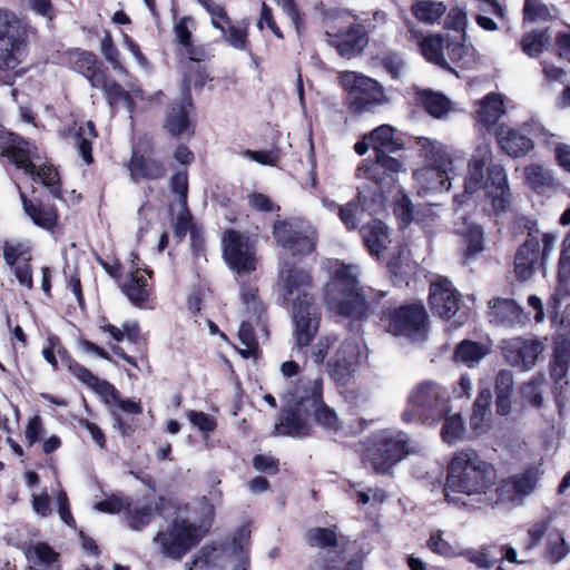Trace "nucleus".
I'll use <instances>...</instances> for the list:
<instances>
[{
	"instance_id": "f257e3e1",
	"label": "nucleus",
	"mask_w": 570,
	"mask_h": 570,
	"mask_svg": "<svg viewBox=\"0 0 570 570\" xmlns=\"http://www.w3.org/2000/svg\"><path fill=\"white\" fill-rule=\"evenodd\" d=\"M324 302L330 311L343 317L361 321L370 314V303L360 287L354 266L340 261L325 286Z\"/></svg>"
},
{
	"instance_id": "f03ea898",
	"label": "nucleus",
	"mask_w": 570,
	"mask_h": 570,
	"mask_svg": "<svg viewBox=\"0 0 570 570\" xmlns=\"http://www.w3.org/2000/svg\"><path fill=\"white\" fill-rule=\"evenodd\" d=\"M495 466L474 450L458 451L452 456L446 474V489L466 495L484 494L497 483Z\"/></svg>"
},
{
	"instance_id": "7ed1b4c3",
	"label": "nucleus",
	"mask_w": 570,
	"mask_h": 570,
	"mask_svg": "<svg viewBox=\"0 0 570 570\" xmlns=\"http://www.w3.org/2000/svg\"><path fill=\"white\" fill-rule=\"evenodd\" d=\"M517 224L528 232V237L514 253L513 272L515 278L520 282H527L537 272L546 275L547 264L553 252L557 236L553 233H540L537 220L528 217H521Z\"/></svg>"
},
{
	"instance_id": "20e7f679",
	"label": "nucleus",
	"mask_w": 570,
	"mask_h": 570,
	"mask_svg": "<svg viewBox=\"0 0 570 570\" xmlns=\"http://www.w3.org/2000/svg\"><path fill=\"white\" fill-rule=\"evenodd\" d=\"M307 401L306 376H299L287 387L273 434L298 439L311 436Z\"/></svg>"
},
{
	"instance_id": "39448f33",
	"label": "nucleus",
	"mask_w": 570,
	"mask_h": 570,
	"mask_svg": "<svg viewBox=\"0 0 570 570\" xmlns=\"http://www.w3.org/2000/svg\"><path fill=\"white\" fill-rule=\"evenodd\" d=\"M380 322L384 330L395 337H405L411 342H423L428 338L429 314L420 301L399 306L383 305Z\"/></svg>"
},
{
	"instance_id": "423d86ee",
	"label": "nucleus",
	"mask_w": 570,
	"mask_h": 570,
	"mask_svg": "<svg viewBox=\"0 0 570 570\" xmlns=\"http://www.w3.org/2000/svg\"><path fill=\"white\" fill-rule=\"evenodd\" d=\"M450 410L446 390L435 382L424 381L409 394L402 420L405 423L419 421L431 425L441 421Z\"/></svg>"
},
{
	"instance_id": "0eeeda50",
	"label": "nucleus",
	"mask_w": 570,
	"mask_h": 570,
	"mask_svg": "<svg viewBox=\"0 0 570 570\" xmlns=\"http://www.w3.org/2000/svg\"><path fill=\"white\" fill-rule=\"evenodd\" d=\"M407 433L381 431L366 442L362 462L372 468L375 474L385 475L410 454Z\"/></svg>"
},
{
	"instance_id": "6e6552de",
	"label": "nucleus",
	"mask_w": 570,
	"mask_h": 570,
	"mask_svg": "<svg viewBox=\"0 0 570 570\" xmlns=\"http://www.w3.org/2000/svg\"><path fill=\"white\" fill-rule=\"evenodd\" d=\"M206 535V530L187 518H174L153 538L158 553L173 561H181Z\"/></svg>"
},
{
	"instance_id": "1a4fd4ad",
	"label": "nucleus",
	"mask_w": 570,
	"mask_h": 570,
	"mask_svg": "<svg viewBox=\"0 0 570 570\" xmlns=\"http://www.w3.org/2000/svg\"><path fill=\"white\" fill-rule=\"evenodd\" d=\"M275 244L292 257H306L316 250L318 233L306 219L287 217L276 219L272 226Z\"/></svg>"
},
{
	"instance_id": "9d476101",
	"label": "nucleus",
	"mask_w": 570,
	"mask_h": 570,
	"mask_svg": "<svg viewBox=\"0 0 570 570\" xmlns=\"http://www.w3.org/2000/svg\"><path fill=\"white\" fill-rule=\"evenodd\" d=\"M0 155L8 157L18 168L37 178L59 176L58 168L38 154L37 147L21 137L0 129Z\"/></svg>"
},
{
	"instance_id": "9b49d317",
	"label": "nucleus",
	"mask_w": 570,
	"mask_h": 570,
	"mask_svg": "<svg viewBox=\"0 0 570 570\" xmlns=\"http://www.w3.org/2000/svg\"><path fill=\"white\" fill-rule=\"evenodd\" d=\"M222 253L226 265L238 275L256 271L258 259L256 242L245 233L227 228L222 234Z\"/></svg>"
},
{
	"instance_id": "f8f14e48",
	"label": "nucleus",
	"mask_w": 570,
	"mask_h": 570,
	"mask_svg": "<svg viewBox=\"0 0 570 570\" xmlns=\"http://www.w3.org/2000/svg\"><path fill=\"white\" fill-rule=\"evenodd\" d=\"M278 278L283 303L286 306L316 304L312 293L314 279L311 269L286 262L279 269Z\"/></svg>"
},
{
	"instance_id": "ddd939ff",
	"label": "nucleus",
	"mask_w": 570,
	"mask_h": 570,
	"mask_svg": "<svg viewBox=\"0 0 570 570\" xmlns=\"http://www.w3.org/2000/svg\"><path fill=\"white\" fill-rule=\"evenodd\" d=\"M340 83L347 91V100L354 112H363L385 102L383 87L374 79L355 71L340 75Z\"/></svg>"
},
{
	"instance_id": "4468645a",
	"label": "nucleus",
	"mask_w": 570,
	"mask_h": 570,
	"mask_svg": "<svg viewBox=\"0 0 570 570\" xmlns=\"http://www.w3.org/2000/svg\"><path fill=\"white\" fill-rule=\"evenodd\" d=\"M24 41L18 21L0 9V69L13 70L22 60Z\"/></svg>"
},
{
	"instance_id": "2eb2a0df",
	"label": "nucleus",
	"mask_w": 570,
	"mask_h": 570,
	"mask_svg": "<svg viewBox=\"0 0 570 570\" xmlns=\"http://www.w3.org/2000/svg\"><path fill=\"white\" fill-rule=\"evenodd\" d=\"M307 406L309 417L326 432L338 434L344 430L343 422L333 407L327 405L323 397V380L306 376Z\"/></svg>"
},
{
	"instance_id": "dca6fc26",
	"label": "nucleus",
	"mask_w": 570,
	"mask_h": 570,
	"mask_svg": "<svg viewBox=\"0 0 570 570\" xmlns=\"http://www.w3.org/2000/svg\"><path fill=\"white\" fill-rule=\"evenodd\" d=\"M370 41L367 29L364 24L353 22L338 30L328 28L325 31V42L346 59L360 56Z\"/></svg>"
},
{
	"instance_id": "f3484780",
	"label": "nucleus",
	"mask_w": 570,
	"mask_h": 570,
	"mask_svg": "<svg viewBox=\"0 0 570 570\" xmlns=\"http://www.w3.org/2000/svg\"><path fill=\"white\" fill-rule=\"evenodd\" d=\"M461 299V293L446 276H439L430 284L429 305L433 315L451 320L459 311Z\"/></svg>"
},
{
	"instance_id": "a211bd4d",
	"label": "nucleus",
	"mask_w": 570,
	"mask_h": 570,
	"mask_svg": "<svg viewBox=\"0 0 570 570\" xmlns=\"http://www.w3.org/2000/svg\"><path fill=\"white\" fill-rule=\"evenodd\" d=\"M360 347L353 340H344L327 362V372L337 386H345L360 363Z\"/></svg>"
},
{
	"instance_id": "6ab92c4d",
	"label": "nucleus",
	"mask_w": 570,
	"mask_h": 570,
	"mask_svg": "<svg viewBox=\"0 0 570 570\" xmlns=\"http://www.w3.org/2000/svg\"><path fill=\"white\" fill-rule=\"evenodd\" d=\"M416 144L420 156L440 178H452L456 175V164L444 145L426 137H417Z\"/></svg>"
},
{
	"instance_id": "aec40b11",
	"label": "nucleus",
	"mask_w": 570,
	"mask_h": 570,
	"mask_svg": "<svg viewBox=\"0 0 570 570\" xmlns=\"http://www.w3.org/2000/svg\"><path fill=\"white\" fill-rule=\"evenodd\" d=\"M294 335L299 348L307 347L313 342L320 327L321 311L316 304L292 307Z\"/></svg>"
},
{
	"instance_id": "412c9836",
	"label": "nucleus",
	"mask_w": 570,
	"mask_h": 570,
	"mask_svg": "<svg viewBox=\"0 0 570 570\" xmlns=\"http://www.w3.org/2000/svg\"><path fill=\"white\" fill-rule=\"evenodd\" d=\"M3 259L13 269L14 276L21 286L33 288L30 247L23 243H9L3 245Z\"/></svg>"
},
{
	"instance_id": "4be33fe9",
	"label": "nucleus",
	"mask_w": 570,
	"mask_h": 570,
	"mask_svg": "<svg viewBox=\"0 0 570 570\" xmlns=\"http://www.w3.org/2000/svg\"><path fill=\"white\" fill-rule=\"evenodd\" d=\"M372 148L375 156L385 153H395L402 148V144L395 138V128L390 125H381L365 135L361 141L354 145V150L362 156Z\"/></svg>"
},
{
	"instance_id": "5701e85b",
	"label": "nucleus",
	"mask_w": 570,
	"mask_h": 570,
	"mask_svg": "<svg viewBox=\"0 0 570 570\" xmlns=\"http://www.w3.org/2000/svg\"><path fill=\"white\" fill-rule=\"evenodd\" d=\"M470 178H504V168L493 161L489 144L481 142L475 148L468 164Z\"/></svg>"
},
{
	"instance_id": "b1692460",
	"label": "nucleus",
	"mask_w": 570,
	"mask_h": 570,
	"mask_svg": "<svg viewBox=\"0 0 570 570\" xmlns=\"http://www.w3.org/2000/svg\"><path fill=\"white\" fill-rule=\"evenodd\" d=\"M20 195L23 210L36 226L50 232L58 226L59 213L56 206L45 205L39 199H30L23 193Z\"/></svg>"
},
{
	"instance_id": "393cba45",
	"label": "nucleus",
	"mask_w": 570,
	"mask_h": 570,
	"mask_svg": "<svg viewBox=\"0 0 570 570\" xmlns=\"http://www.w3.org/2000/svg\"><path fill=\"white\" fill-rule=\"evenodd\" d=\"M20 549L28 563L36 570H52L55 566L59 567L60 553L46 541L24 543Z\"/></svg>"
},
{
	"instance_id": "a878e982",
	"label": "nucleus",
	"mask_w": 570,
	"mask_h": 570,
	"mask_svg": "<svg viewBox=\"0 0 570 570\" xmlns=\"http://www.w3.org/2000/svg\"><path fill=\"white\" fill-rule=\"evenodd\" d=\"M120 289L128 301L138 308H145L153 294V286L139 268H135L128 274L127 281L120 284Z\"/></svg>"
},
{
	"instance_id": "bb28decb",
	"label": "nucleus",
	"mask_w": 570,
	"mask_h": 570,
	"mask_svg": "<svg viewBox=\"0 0 570 570\" xmlns=\"http://www.w3.org/2000/svg\"><path fill=\"white\" fill-rule=\"evenodd\" d=\"M542 351L543 344L541 342L520 340L509 348L508 357L512 365L519 367L521 371H528L535 365L538 356Z\"/></svg>"
},
{
	"instance_id": "cd10ccee",
	"label": "nucleus",
	"mask_w": 570,
	"mask_h": 570,
	"mask_svg": "<svg viewBox=\"0 0 570 570\" xmlns=\"http://www.w3.org/2000/svg\"><path fill=\"white\" fill-rule=\"evenodd\" d=\"M509 180H464L465 190L470 187H483L491 198L495 213L504 212L510 205Z\"/></svg>"
},
{
	"instance_id": "c85d7f7f",
	"label": "nucleus",
	"mask_w": 570,
	"mask_h": 570,
	"mask_svg": "<svg viewBox=\"0 0 570 570\" xmlns=\"http://www.w3.org/2000/svg\"><path fill=\"white\" fill-rule=\"evenodd\" d=\"M495 134L501 149L512 157L523 156L533 146L529 137L505 125H500Z\"/></svg>"
},
{
	"instance_id": "c756f323",
	"label": "nucleus",
	"mask_w": 570,
	"mask_h": 570,
	"mask_svg": "<svg viewBox=\"0 0 570 570\" xmlns=\"http://www.w3.org/2000/svg\"><path fill=\"white\" fill-rule=\"evenodd\" d=\"M92 88L101 89L111 108L124 102L128 111H132L134 101L129 92L114 79L108 78L106 69L94 78L90 83Z\"/></svg>"
},
{
	"instance_id": "7c9ffc66",
	"label": "nucleus",
	"mask_w": 570,
	"mask_h": 570,
	"mask_svg": "<svg viewBox=\"0 0 570 570\" xmlns=\"http://www.w3.org/2000/svg\"><path fill=\"white\" fill-rule=\"evenodd\" d=\"M557 289L549 298L548 305L552 312L558 313L561 305V298L570 296V250H560L557 272Z\"/></svg>"
},
{
	"instance_id": "2f4dec72",
	"label": "nucleus",
	"mask_w": 570,
	"mask_h": 570,
	"mask_svg": "<svg viewBox=\"0 0 570 570\" xmlns=\"http://www.w3.org/2000/svg\"><path fill=\"white\" fill-rule=\"evenodd\" d=\"M68 66L81 73L91 83L94 78L101 73L105 69L97 65V57L89 51L81 49H71L67 53Z\"/></svg>"
},
{
	"instance_id": "473e14b6",
	"label": "nucleus",
	"mask_w": 570,
	"mask_h": 570,
	"mask_svg": "<svg viewBox=\"0 0 570 570\" xmlns=\"http://www.w3.org/2000/svg\"><path fill=\"white\" fill-rule=\"evenodd\" d=\"M504 104L500 94H488L481 101H479V109L476 110V119L484 127L490 128L504 115Z\"/></svg>"
},
{
	"instance_id": "72a5a7b5",
	"label": "nucleus",
	"mask_w": 570,
	"mask_h": 570,
	"mask_svg": "<svg viewBox=\"0 0 570 570\" xmlns=\"http://www.w3.org/2000/svg\"><path fill=\"white\" fill-rule=\"evenodd\" d=\"M189 107H191V99L188 94L184 96L178 105L171 107L165 124L166 129L171 135L179 136L190 132V122L188 119Z\"/></svg>"
},
{
	"instance_id": "f704fd0d",
	"label": "nucleus",
	"mask_w": 570,
	"mask_h": 570,
	"mask_svg": "<svg viewBox=\"0 0 570 570\" xmlns=\"http://www.w3.org/2000/svg\"><path fill=\"white\" fill-rule=\"evenodd\" d=\"M489 353V348L483 343L469 338L462 340L456 344L453 352V360L473 367Z\"/></svg>"
},
{
	"instance_id": "c9c22d12",
	"label": "nucleus",
	"mask_w": 570,
	"mask_h": 570,
	"mask_svg": "<svg viewBox=\"0 0 570 570\" xmlns=\"http://www.w3.org/2000/svg\"><path fill=\"white\" fill-rule=\"evenodd\" d=\"M446 42L448 41L439 35L429 36L421 41L420 48L423 57L428 61L435 63L443 69L451 70L449 62L444 57Z\"/></svg>"
},
{
	"instance_id": "e433bc0d",
	"label": "nucleus",
	"mask_w": 570,
	"mask_h": 570,
	"mask_svg": "<svg viewBox=\"0 0 570 570\" xmlns=\"http://www.w3.org/2000/svg\"><path fill=\"white\" fill-rule=\"evenodd\" d=\"M393 214L396 217L399 228L402 230L406 229L414 220L421 222V218L415 216L412 200L403 190H400L394 197ZM416 215H420V210H416Z\"/></svg>"
},
{
	"instance_id": "4c0bfd02",
	"label": "nucleus",
	"mask_w": 570,
	"mask_h": 570,
	"mask_svg": "<svg viewBox=\"0 0 570 570\" xmlns=\"http://www.w3.org/2000/svg\"><path fill=\"white\" fill-rule=\"evenodd\" d=\"M305 541L311 548L330 549L338 546L336 527H314L306 531Z\"/></svg>"
},
{
	"instance_id": "58836bf2",
	"label": "nucleus",
	"mask_w": 570,
	"mask_h": 570,
	"mask_svg": "<svg viewBox=\"0 0 570 570\" xmlns=\"http://www.w3.org/2000/svg\"><path fill=\"white\" fill-rule=\"evenodd\" d=\"M242 299L246 305L247 312L255 317V324L265 328L267 322V309L259 298L258 288L252 286L243 287Z\"/></svg>"
},
{
	"instance_id": "ea45409f",
	"label": "nucleus",
	"mask_w": 570,
	"mask_h": 570,
	"mask_svg": "<svg viewBox=\"0 0 570 570\" xmlns=\"http://www.w3.org/2000/svg\"><path fill=\"white\" fill-rule=\"evenodd\" d=\"M443 2L433 0H420L412 6L414 17L424 23H435L445 13Z\"/></svg>"
},
{
	"instance_id": "a19ab883",
	"label": "nucleus",
	"mask_w": 570,
	"mask_h": 570,
	"mask_svg": "<svg viewBox=\"0 0 570 570\" xmlns=\"http://www.w3.org/2000/svg\"><path fill=\"white\" fill-rule=\"evenodd\" d=\"M463 243L465 245L464 259L471 261L478 254L484 250V232L480 225L472 224L463 233Z\"/></svg>"
},
{
	"instance_id": "79ce46f5",
	"label": "nucleus",
	"mask_w": 570,
	"mask_h": 570,
	"mask_svg": "<svg viewBox=\"0 0 570 570\" xmlns=\"http://www.w3.org/2000/svg\"><path fill=\"white\" fill-rule=\"evenodd\" d=\"M97 137L95 124L91 120L86 121L76 132L77 149L85 164L92 163L91 142Z\"/></svg>"
},
{
	"instance_id": "37998d69",
	"label": "nucleus",
	"mask_w": 570,
	"mask_h": 570,
	"mask_svg": "<svg viewBox=\"0 0 570 570\" xmlns=\"http://www.w3.org/2000/svg\"><path fill=\"white\" fill-rule=\"evenodd\" d=\"M107 393L106 402L118 407L120 411L131 415H139L142 413V403L140 400L122 399L119 391L112 384H106Z\"/></svg>"
},
{
	"instance_id": "c03bdc74",
	"label": "nucleus",
	"mask_w": 570,
	"mask_h": 570,
	"mask_svg": "<svg viewBox=\"0 0 570 570\" xmlns=\"http://www.w3.org/2000/svg\"><path fill=\"white\" fill-rule=\"evenodd\" d=\"M69 372L76 376L80 382L86 384L88 387L92 389L99 395L105 396L107 391L106 384H111L106 380H101L96 376L90 370L83 366L80 363L73 364V366L69 370Z\"/></svg>"
},
{
	"instance_id": "a18cd8bd",
	"label": "nucleus",
	"mask_w": 570,
	"mask_h": 570,
	"mask_svg": "<svg viewBox=\"0 0 570 570\" xmlns=\"http://www.w3.org/2000/svg\"><path fill=\"white\" fill-rule=\"evenodd\" d=\"M69 372L76 376L80 382L86 384L88 387L92 389L99 395L105 396L107 391L106 384H111L106 380H101L96 376L90 370L83 366L80 363L73 364V366L69 370Z\"/></svg>"
},
{
	"instance_id": "49530a36",
	"label": "nucleus",
	"mask_w": 570,
	"mask_h": 570,
	"mask_svg": "<svg viewBox=\"0 0 570 570\" xmlns=\"http://www.w3.org/2000/svg\"><path fill=\"white\" fill-rule=\"evenodd\" d=\"M69 372L76 376L80 382L86 384L88 387L92 389L99 395L105 396L107 391L106 384H111L106 380H101L96 376L90 370L83 366L80 363L73 364V366L69 370Z\"/></svg>"
},
{
	"instance_id": "de8ad7c7",
	"label": "nucleus",
	"mask_w": 570,
	"mask_h": 570,
	"mask_svg": "<svg viewBox=\"0 0 570 570\" xmlns=\"http://www.w3.org/2000/svg\"><path fill=\"white\" fill-rule=\"evenodd\" d=\"M442 420L444 422L441 429V438L445 443L454 444L463 438L465 429L460 414H446Z\"/></svg>"
},
{
	"instance_id": "09e8293b",
	"label": "nucleus",
	"mask_w": 570,
	"mask_h": 570,
	"mask_svg": "<svg viewBox=\"0 0 570 570\" xmlns=\"http://www.w3.org/2000/svg\"><path fill=\"white\" fill-rule=\"evenodd\" d=\"M126 517L130 529L141 531L151 523L154 519V508L150 504L134 508L128 507L126 509Z\"/></svg>"
},
{
	"instance_id": "8fccbe9b",
	"label": "nucleus",
	"mask_w": 570,
	"mask_h": 570,
	"mask_svg": "<svg viewBox=\"0 0 570 570\" xmlns=\"http://www.w3.org/2000/svg\"><path fill=\"white\" fill-rule=\"evenodd\" d=\"M364 243L371 254L379 255L385 248V238L387 236V228L383 223H379L370 227L363 234Z\"/></svg>"
},
{
	"instance_id": "3c124183",
	"label": "nucleus",
	"mask_w": 570,
	"mask_h": 570,
	"mask_svg": "<svg viewBox=\"0 0 570 570\" xmlns=\"http://www.w3.org/2000/svg\"><path fill=\"white\" fill-rule=\"evenodd\" d=\"M100 51L115 71L120 73L127 72L126 67L120 61V53L114 45V40L109 31H105L104 33V38L100 42Z\"/></svg>"
},
{
	"instance_id": "603ef678",
	"label": "nucleus",
	"mask_w": 570,
	"mask_h": 570,
	"mask_svg": "<svg viewBox=\"0 0 570 570\" xmlns=\"http://www.w3.org/2000/svg\"><path fill=\"white\" fill-rule=\"evenodd\" d=\"M425 110L435 118H442L451 109L450 100L436 92H426L423 97Z\"/></svg>"
},
{
	"instance_id": "864d4df0",
	"label": "nucleus",
	"mask_w": 570,
	"mask_h": 570,
	"mask_svg": "<svg viewBox=\"0 0 570 570\" xmlns=\"http://www.w3.org/2000/svg\"><path fill=\"white\" fill-rule=\"evenodd\" d=\"M570 352L567 348H557L550 362V377L559 383L568 373Z\"/></svg>"
},
{
	"instance_id": "5fc2aeb1",
	"label": "nucleus",
	"mask_w": 570,
	"mask_h": 570,
	"mask_svg": "<svg viewBox=\"0 0 570 570\" xmlns=\"http://www.w3.org/2000/svg\"><path fill=\"white\" fill-rule=\"evenodd\" d=\"M239 342L246 346L239 353L243 357L249 358L253 353L258 348L254 324L250 321H243L238 330Z\"/></svg>"
},
{
	"instance_id": "6e6d98bb",
	"label": "nucleus",
	"mask_w": 570,
	"mask_h": 570,
	"mask_svg": "<svg viewBox=\"0 0 570 570\" xmlns=\"http://www.w3.org/2000/svg\"><path fill=\"white\" fill-rule=\"evenodd\" d=\"M514 483V490L521 495V498L532 493L538 484L537 472L529 469L520 474L510 476Z\"/></svg>"
},
{
	"instance_id": "4d7b16f0",
	"label": "nucleus",
	"mask_w": 570,
	"mask_h": 570,
	"mask_svg": "<svg viewBox=\"0 0 570 570\" xmlns=\"http://www.w3.org/2000/svg\"><path fill=\"white\" fill-rule=\"evenodd\" d=\"M550 37L546 32H532L522 38V50L530 57L538 56L549 43Z\"/></svg>"
},
{
	"instance_id": "13d9d810",
	"label": "nucleus",
	"mask_w": 570,
	"mask_h": 570,
	"mask_svg": "<svg viewBox=\"0 0 570 570\" xmlns=\"http://www.w3.org/2000/svg\"><path fill=\"white\" fill-rule=\"evenodd\" d=\"M197 227L198 226L194 222L189 207H180V212L174 223V236L180 242L186 237L187 232L190 234L191 230Z\"/></svg>"
},
{
	"instance_id": "bf43d9fd",
	"label": "nucleus",
	"mask_w": 570,
	"mask_h": 570,
	"mask_svg": "<svg viewBox=\"0 0 570 570\" xmlns=\"http://www.w3.org/2000/svg\"><path fill=\"white\" fill-rule=\"evenodd\" d=\"M376 165L385 175H405L407 166L402 158L392 157L389 153L376 156Z\"/></svg>"
},
{
	"instance_id": "052dcab7",
	"label": "nucleus",
	"mask_w": 570,
	"mask_h": 570,
	"mask_svg": "<svg viewBox=\"0 0 570 570\" xmlns=\"http://www.w3.org/2000/svg\"><path fill=\"white\" fill-rule=\"evenodd\" d=\"M426 547L435 554L442 556L444 558H453L459 556L455 552V549L452 544H450L444 538L442 531L432 532Z\"/></svg>"
},
{
	"instance_id": "680f3d73",
	"label": "nucleus",
	"mask_w": 570,
	"mask_h": 570,
	"mask_svg": "<svg viewBox=\"0 0 570 570\" xmlns=\"http://www.w3.org/2000/svg\"><path fill=\"white\" fill-rule=\"evenodd\" d=\"M186 415L189 422L203 433L208 434L217 429L216 419L205 412L189 410Z\"/></svg>"
},
{
	"instance_id": "e2e57ef3",
	"label": "nucleus",
	"mask_w": 570,
	"mask_h": 570,
	"mask_svg": "<svg viewBox=\"0 0 570 570\" xmlns=\"http://www.w3.org/2000/svg\"><path fill=\"white\" fill-rule=\"evenodd\" d=\"M446 53L454 63L470 67L473 62V52L466 46L459 42H446Z\"/></svg>"
},
{
	"instance_id": "0e129e2a",
	"label": "nucleus",
	"mask_w": 570,
	"mask_h": 570,
	"mask_svg": "<svg viewBox=\"0 0 570 570\" xmlns=\"http://www.w3.org/2000/svg\"><path fill=\"white\" fill-rule=\"evenodd\" d=\"M110 415L112 417V426L118 430L121 436L130 438L139 428V419L130 417L125 419L119 412L111 410Z\"/></svg>"
},
{
	"instance_id": "69168bd1",
	"label": "nucleus",
	"mask_w": 570,
	"mask_h": 570,
	"mask_svg": "<svg viewBox=\"0 0 570 570\" xmlns=\"http://www.w3.org/2000/svg\"><path fill=\"white\" fill-rule=\"evenodd\" d=\"M63 275L66 278L67 287L75 295L78 305L80 307H83L85 306V295L82 292L80 273H79L78 268H71L70 266H67L63 268Z\"/></svg>"
},
{
	"instance_id": "338daca9",
	"label": "nucleus",
	"mask_w": 570,
	"mask_h": 570,
	"mask_svg": "<svg viewBox=\"0 0 570 570\" xmlns=\"http://www.w3.org/2000/svg\"><path fill=\"white\" fill-rule=\"evenodd\" d=\"M362 193L357 188V202L351 200L338 209V217L348 230L357 227L356 213L358 209V203L361 202Z\"/></svg>"
},
{
	"instance_id": "774afa93",
	"label": "nucleus",
	"mask_w": 570,
	"mask_h": 570,
	"mask_svg": "<svg viewBox=\"0 0 570 570\" xmlns=\"http://www.w3.org/2000/svg\"><path fill=\"white\" fill-rule=\"evenodd\" d=\"M524 19L529 21L548 20L550 12L541 0H525L523 8Z\"/></svg>"
}]
</instances>
